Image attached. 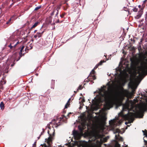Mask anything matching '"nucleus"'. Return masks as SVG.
<instances>
[{
    "label": "nucleus",
    "instance_id": "obj_3",
    "mask_svg": "<svg viewBox=\"0 0 147 147\" xmlns=\"http://www.w3.org/2000/svg\"><path fill=\"white\" fill-rule=\"evenodd\" d=\"M58 121V119L55 120L53 119L52 120L51 122L49 123V124L47 125L49 130H48V133L49 135V137L46 140L47 141L48 144H49L50 142L52 141L53 137L54 136L55 133V129L54 127H57L59 126L60 125V122Z\"/></svg>",
    "mask_w": 147,
    "mask_h": 147
},
{
    "label": "nucleus",
    "instance_id": "obj_53",
    "mask_svg": "<svg viewBox=\"0 0 147 147\" xmlns=\"http://www.w3.org/2000/svg\"><path fill=\"white\" fill-rule=\"evenodd\" d=\"M83 102H84V101H85V99H84V98H83Z\"/></svg>",
    "mask_w": 147,
    "mask_h": 147
},
{
    "label": "nucleus",
    "instance_id": "obj_9",
    "mask_svg": "<svg viewBox=\"0 0 147 147\" xmlns=\"http://www.w3.org/2000/svg\"><path fill=\"white\" fill-rule=\"evenodd\" d=\"M71 113H69L67 115V117H65L64 115H62L61 116V117H60V119L59 120H58V121H59L60 122V123L61 121V120H63V121L65 119H67L68 118H69V117L70 115L71 114Z\"/></svg>",
    "mask_w": 147,
    "mask_h": 147
},
{
    "label": "nucleus",
    "instance_id": "obj_24",
    "mask_svg": "<svg viewBox=\"0 0 147 147\" xmlns=\"http://www.w3.org/2000/svg\"><path fill=\"white\" fill-rule=\"evenodd\" d=\"M61 5V4H60L57 6V7L56 8V10L57 11H59V10L60 9Z\"/></svg>",
    "mask_w": 147,
    "mask_h": 147
},
{
    "label": "nucleus",
    "instance_id": "obj_21",
    "mask_svg": "<svg viewBox=\"0 0 147 147\" xmlns=\"http://www.w3.org/2000/svg\"><path fill=\"white\" fill-rule=\"evenodd\" d=\"M23 50L22 49H20V53H19L20 57H19L18 60L20 59V57H21L22 56V52ZM18 60H17V61H18Z\"/></svg>",
    "mask_w": 147,
    "mask_h": 147
},
{
    "label": "nucleus",
    "instance_id": "obj_15",
    "mask_svg": "<svg viewBox=\"0 0 147 147\" xmlns=\"http://www.w3.org/2000/svg\"><path fill=\"white\" fill-rule=\"evenodd\" d=\"M70 99L69 98L68 100L67 103H66V105H65V109H67L69 106V105H70Z\"/></svg>",
    "mask_w": 147,
    "mask_h": 147
},
{
    "label": "nucleus",
    "instance_id": "obj_22",
    "mask_svg": "<svg viewBox=\"0 0 147 147\" xmlns=\"http://www.w3.org/2000/svg\"><path fill=\"white\" fill-rule=\"evenodd\" d=\"M105 62V61L103 60H101V61L97 64H98V66H99V65H101L102 63H104Z\"/></svg>",
    "mask_w": 147,
    "mask_h": 147
},
{
    "label": "nucleus",
    "instance_id": "obj_46",
    "mask_svg": "<svg viewBox=\"0 0 147 147\" xmlns=\"http://www.w3.org/2000/svg\"><path fill=\"white\" fill-rule=\"evenodd\" d=\"M67 7H64V8H63V9L64 10H67Z\"/></svg>",
    "mask_w": 147,
    "mask_h": 147
},
{
    "label": "nucleus",
    "instance_id": "obj_18",
    "mask_svg": "<svg viewBox=\"0 0 147 147\" xmlns=\"http://www.w3.org/2000/svg\"><path fill=\"white\" fill-rule=\"evenodd\" d=\"M0 107L2 110L4 109V104L3 102H1L0 104Z\"/></svg>",
    "mask_w": 147,
    "mask_h": 147
},
{
    "label": "nucleus",
    "instance_id": "obj_39",
    "mask_svg": "<svg viewBox=\"0 0 147 147\" xmlns=\"http://www.w3.org/2000/svg\"><path fill=\"white\" fill-rule=\"evenodd\" d=\"M11 19H10L8 21H7V22H6V24H9V23L11 21Z\"/></svg>",
    "mask_w": 147,
    "mask_h": 147
},
{
    "label": "nucleus",
    "instance_id": "obj_50",
    "mask_svg": "<svg viewBox=\"0 0 147 147\" xmlns=\"http://www.w3.org/2000/svg\"><path fill=\"white\" fill-rule=\"evenodd\" d=\"M78 91H74V92H75V93H76L77 92H78Z\"/></svg>",
    "mask_w": 147,
    "mask_h": 147
},
{
    "label": "nucleus",
    "instance_id": "obj_5",
    "mask_svg": "<svg viewBox=\"0 0 147 147\" xmlns=\"http://www.w3.org/2000/svg\"><path fill=\"white\" fill-rule=\"evenodd\" d=\"M100 96L98 97V100L102 102L104 101L108 100L110 98V94L106 91H104L103 93L101 92L100 93Z\"/></svg>",
    "mask_w": 147,
    "mask_h": 147
},
{
    "label": "nucleus",
    "instance_id": "obj_51",
    "mask_svg": "<svg viewBox=\"0 0 147 147\" xmlns=\"http://www.w3.org/2000/svg\"><path fill=\"white\" fill-rule=\"evenodd\" d=\"M138 7L139 8H140L141 7V6L140 5H139L138 6Z\"/></svg>",
    "mask_w": 147,
    "mask_h": 147
},
{
    "label": "nucleus",
    "instance_id": "obj_28",
    "mask_svg": "<svg viewBox=\"0 0 147 147\" xmlns=\"http://www.w3.org/2000/svg\"><path fill=\"white\" fill-rule=\"evenodd\" d=\"M132 10L134 12H137L138 11V9L136 8H134L133 9H132Z\"/></svg>",
    "mask_w": 147,
    "mask_h": 147
},
{
    "label": "nucleus",
    "instance_id": "obj_8",
    "mask_svg": "<svg viewBox=\"0 0 147 147\" xmlns=\"http://www.w3.org/2000/svg\"><path fill=\"white\" fill-rule=\"evenodd\" d=\"M145 61L147 62V59H146ZM146 71H147V62H146L145 64L142 65L140 67L139 70L138 72L139 74L141 73H144Z\"/></svg>",
    "mask_w": 147,
    "mask_h": 147
},
{
    "label": "nucleus",
    "instance_id": "obj_44",
    "mask_svg": "<svg viewBox=\"0 0 147 147\" xmlns=\"http://www.w3.org/2000/svg\"><path fill=\"white\" fill-rule=\"evenodd\" d=\"M145 18L146 20V19L147 18V13H146V14Z\"/></svg>",
    "mask_w": 147,
    "mask_h": 147
},
{
    "label": "nucleus",
    "instance_id": "obj_17",
    "mask_svg": "<svg viewBox=\"0 0 147 147\" xmlns=\"http://www.w3.org/2000/svg\"><path fill=\"white\" fill-rule=\"evenodd\" d=\"M138 49L139 51V53L140 55H142V48L141 47L140 45L138 48Z\"/></svg>",
    "mask_w": 147,
    "mask_h": 147
},
{
    "label": "nucleus",
    "instance_id": "obj_40",
    "mask_svg": "<svg viewBox=\"0 0 147 147\" xmlns=\"http://www.w3.org/2000/svg\"><path fill=\"white\" fill-rule=\"evenodd\" d=\"M55 11V10H54L51 13V16H53L54 14V13Z\"/></svg>",
    "mask_w": 147,
    "mask_h": 147
},
{
    "label": "nucleus",
    "instance_id": "obj_63",
    "mask_svg": "<svg viewBox=\"0 0 147 147\" xmlns=\"http://www.w3.org/2000/svg\"><path fill=\"white\" fill-rule=\"evenodd\" d=\"M145 136L147 137V136Z\"/></svg>",
    "mask_w": 147,
    "mask_h": 147
},
{
    "label": "nucleus",
    "instance_id": "obj_6",
    "mask_svg": "<svg viewBox=\"0 0 147 147\" xmlns=\"http://www.w3.org/2000/svg\"><path fill=\"white\" fill-rule=\"evenodd\" d=\"M20 43L19 41H17V40H15L12 41L9 43H7L5 45V46L8 47L9 48L10 50L9 52L11 51L15 50L16 47L17 46L18 44Z\"/></svg>",
    "mask_w": 147,
    "mask_h": 147
},
{
    "label": "nucleus",
    "instance_id": "obj_47",
    "mask_svg": "<svg viewBox=\"0 0 147 147\" xmlns=\"http://www.w3.org/2000/svg\"><path fill=\"white\" fill-rule=\"evenodd\" d=\"M24 46H23L22 47V48H21V49H22L23 50V49H24Z\"/></svg>",
    "mask_w": 147,
    "mask_h": 147
},
{
    "label": "nucleus",
    "instance_id": "obj_58",
    "mask_svg": "<svg viewBox=\"0 0 147 147\" xmlns=\"http://www.w3.org/2000/svg\"><path fill=\"white\" fill-rule=\"evenodd\" d=\"M26 48L25 49V51H26Z\"/></svg>",
    "mask_w": 147,
    "mask_h": 147
},
{
    "label": "nucleus",
    "instance_id": "obj_61",
    "mask_svg": "<svg viewBox=\"0 0 147 147\" xmlns=\"http://www.w3.org/2000/svg\"><path fill=\"white\" fill-rule=\"evenodd\" d=\"M84 134H83V136H84Z\"/></svg>",
    "mask_w": 147,
    "mask_h": 147
},
{
    "label": "nucleus",
    "instance_id": "obj_38",
    "mask_svg": "<svg viewBox=\"0 0 147 147\" xmlns=\"http://www.w3.org/2000/svg\"><path fill=\"white\" fill-rule=\"evenodd\" d=\"M15 61L14 60V61ZM14 62H13V63L11 65V67H13L14 65L15 64V63H14Z\"/></svg>",
    "mask_w": 147,
    "mask_h": 147
},
{
    "label": "nucleus",
    "instance_id": "obj_29",
    "mask_svg": "<svg viewBox=\"0 0 147 147\" xmlns=\"http://www.w3.org/2000/svg\"><path fill=\"white\" fill-rule=\"evenodd\" d=\"M65 14V12L63 13H62V14H61V15H60V16L61 17V18H63Z\"/></svg>",
    "mask_w": 147,
    "mask_h": 147
},
{
    "label": "nucleus",
    "instance_id": "obj_13",
    "mask_svg": "<svg viewBox=\"0 0 147 147\" xmlns=\"http://www.w3.org/2000/svg\"><path fill=\"white\" fill-rule=\"evenodd\" d=\"M111 102L110 101H108L106 102L105 106L108 108V109H109L111 106Z\"/></svg>",
    "mask_w": 147,
    "mask_h": 147
},
{
    "label": "nucleus",
    "instance_id": "obj_56",
    "mask_svg": "<svg viewBox=\"0 0 147 147\" xmlns=\"http://www.w3.org/2000/svg\"><path fill=\"white\" fill-rule=\"evenodd\" d=\"M84 143L83 142V147H84Z\"/></svg>",
    "mask_w": 147,
    "mask_h": 147
},
{
    "label": "nucleus",
    "instance_id": "obj_54",
    "mask_svg": "<svg viewBox=\"0 0 147 147\" xmlns=\"http://www.w3.org/2000/svg\"><path fill=\"white\" fill-rule=\"evenodd\" d=\"M36 31H37L36 30H34V33H35V32H36Z\"/></svg>",
    "mask_w": 147,
    "mask_h": 147
},
{
    "label": "nucleus",
    "instance_id": "obj_36",
    "mask_svg": "<svg viewBox=\"0 0 147 147\" xmlns=\"http://www.w3.org/2000/svg\"><path fill=\"white\" fill-rule=\"evenodd\" d=\"M48 144L49 145V146H47L46 144H44V147H49V146H50V143L49 144Z\"/></svg>",
    "mask_w": 147,
    "mask_h": 147
},
{
    "label": "nucleus",
    "instance_id": "obj_52",
    "mask_svg": "<svg viewBox=\"0 0 147 147\" xmlns=\"http://www.w3.org/2000/svg\"><path fill=\"white\" fill-rule=\"evenodd\" d=\"M79 0V2H80V0ZM80 5H81V4L80 3Z\"/></svg>",
    "mask_w": 147,
    "mask_h": 147
},
{
    "label": "nucleus",
    "instance_id": "obj_4",
    "mask_svg": "<svg viewBox=\"0 0 147 147\" xmlns=\"http://www.w3.org/2000/svg\"><path fill=\"white\" fill-rule=\"evenodd\" d=\"M93 137L94 139L92 141H95L96 140L100 139V140H97L96 143L98 145H101L104 142H107L108 138H102L103 136L97 132H95L93 134Z\"/></svg>",
    "mask_w": 147,
    "mask_h": 147
},
{
    "label": "nucleus",
    "instance_id": "obj_25",
    "mask_svg": "<svg viewBox=\"0 0 147 147\" xmlns=\"http://www.w3.org/2000/svg\"><path fill=\"white\" fill-rule=\"evenodd\" d=\"M143 132L144 134V135L145 136H147V130L146 129H145L144 131L143 130L142 131Z\"/></svg>",
    "mask_w": 147,
    "mask_h": 147
},
{
    "label": "nucleus",
    "instance_id": "obj_32",
    "mask_svg": "<svg viewBox=\"0 0 147 147\" xmlns=\"http://www.w3.org/2000/svg\"><path fill=\"white\" fill-rule=\"evenodd\" d=\"M144 139V144L145 145H147V140H145L144 138H143Z\"/></svg>",
    "mask_w": 147,
    "mask_h": 147
},
{
    "label": "nucleus",
    "instance_id": "obj_37",
    "mask_svg": "<svg viewBox=\"0 0 147 147\" xmlns=\"http://www.w3.org/2000/svg\"><path fill=\"white\" fill-rule=\"evenodd\" d=\"M65 109H65V108L64 109H63V113H66V110H65Z\"/></svg>",
    "mask_w": 147,
    "mask_h": 147
},
{
    "label": "nucleus",
    "instance_id": "obj_1",
    "mask_svg": "<svg viewBox=\"0 0 147 147\" xmlns=\"http://www.w3.org/2000/svg\"><path fill=\"white\" fill-rule=\"evenodd\" d=\"M80 101L79 102L80 104V107L79 110L78 111V113L80 116L78 117L77 122L78 125V128L80 132L74 130L73 131V134L74 138L76 140H80L83 136V113L82 112L81 110L83 107V98H80L79 99Z\"/></svg>",
    "mask_w": 147,
    "mask_h": 147
},
{
    "label": "nucleus",
    "instance_id": "obj_2",
    "mask_svg": "<svg viewBox=\"0 0 147 147\" xmlns=\"http://www.w3.org/2000/svg\"><path fill=\"white\" fill-rule=\"evenodd\" d=\"M147 111V105L142 109H140L135 113L132 112H128L127 114L124 115V118L126 120L128 121L129 123H133L134 120V117L136 118H142L144 115V112Z\"/></svg>",
    "mask_w": 147,
    "mask_h": 147
},
{
    "label": "nucleus",
    "instance_id": "obj_10",
    "mask_svg": "<svg viewBox=\"0 0 147 147\" xmlns=\"http://www.w3.org/2000/svg\"><path fill=\"white\" fill-rule=\"evenodd\" d=\"M129 104L128 102H126L123 105V111H125L129 109Z\"/></svg>",
    "mask_w": 147,
    "mask_h": 147
},
{
    "label": "nucleus",
    "instance_id": "obj_11",
    "mask_svg": "<svg viewBox=\"0 0 147 147\" xmlns=\"http://www.w3.org/2000/svg\"><path fill=\"white\" fill-rule=\"evenodd\" d=\"M40 24L39 22H35L34 24L30 28H29V30L30 31L32 30L33 28L36 27L38 25Z\"/></svg>",
    "mask_w": 147,
    "mask_h": 147
},
{
    "label": "nucleus",
    "instance_id": "obj_27",
    "mask_svg": "<svg viewBox=\"0 0 147 147\" xmlns=\"http://www.w3.org/2000/svg\"><path fill=\"white\" fill-rule=\"evenodd\" d=\"M82 85H80L78 88L77 91H79V90H81L82 89Z\"/></svg>",
    "mask_w": 147,
    "mask_h": 147
},
{
    "label": "nucleus",
    "instance_id": "obj_20",
    "mask_svg": "<svg viewBox=\"0 0 147 147\" xmlns=\"http://www.w3.org/2000/svg\"><path fill=\"white\" fill-rule=\"evenodd\" d=\"M115 147H120V145L118 142L116 141H115Z\"/></svg>",
    "mask_w": 147,
    "mask_h": 147
},
{
    "label": "nucleus",
    "instance_id": "obj_34",
    "mask_svg": "<svg viewBox=\"0 0 147 147\" xmlns=\"http://www.w3.org/2000/svg\"><path fill=\"white\" fill-rule=\"evenodd\" d=\"M120 132V130L118 129H116V131H115V132L116 133H119Z\"/></svg>",
    "mask_w": 147,
    "mask_h": 147
},
{
    "label": "nucleus",
    "instance_id": "obj_55",
    "mask_svg": "<svg viewBox=\"0 0 147 147\" xmlns=\"http://www.w3.org/2000/svg\"><path fill=\"white\" fill-rule=\"evenodd\" d=\"M40 136L38 138V139H39V138H40Z\"/></svg>",
    "mask_w": 147,
    "mask_h": 147
},
{
    "label": "nucleus",
    "instance_id": "obj_60",
    "mask_svg": "<svg viewBox=\"0 0 147 147\" xmlns=\"http://www.w3.org/2000/svg\"><path fill=\"white\" fill-rule=\"evenodd\" d=\"M30 33V32H28L29 34Z\"/></svg>",
    "mask_w": 147,
    "mask_h": 147
},
{
    "label": "nucleus",
    "instance_id": "obj_35",
    "mask_svg": "<svg viewBox=\"0 0 147 147\" xmlns=\"http://www.w3.org/2000/svg\"><path fill=\"white\" fill-rule=\"evenodd\" d=\"M98 66V64H97L96 66L94 67V69L93 70H94V71L95 69H96L98 66Z\"/></svg>",
    "mask_w": 147,
    "mask_h": 147
},
{
    "label": "nucleus",
    "instance_id": "obj_43",
    "mask_svg": "<svg viewBox=\"0 0 147 147\" xmlns=\"http://www.w3.org/2000/svg\"><path fill=\"white\" fill-rule=\"evenodd\" d=\"M102 119H103L105 121V120H106V119H107V118H106V117H102Z\"/></svg>",
    "mask_w": 147,
    "mask_h": 147
},
{
    "label": "nucleus",
    "instance_id": "obj_16",
    "mask_svg": "<svg viewBox=\"0 0 147 147\" xmlns=\"http://www.w3.org/2000/svg\"><path fill=\"white\" fill-rule=\"evenodd\" d=\"M41 36V34H40V32H37L36 34L34 35V37L36 38L37 37L40 38Z\"/></svg>",
    "mask_w": 147,
    "mask_h": 147
},
{
    "label": "nucleus",
    "instance_id": "obj_19",
    "mask_svg": "<svg viewBox=\"0 0 147 147\" xmlns=\"http://www.w3.org/2000/svg\"><path fill=\"white\" fill-rule=\"evenodd\" d=\"M142 13L138 12V15L135 17V18L136 19H139L141 16Z\"/></svg>",
    "mask_w": 147,
    "mask_h": 147
},
{
    "label": "nucleus",
    "instance_id": "obj_30",
    "mask_svg": "<svg viewBox=\"0 0 147 147\" xmlns=\"http://www.w3.org/2000/svg\"><path fill=\"white\" fill-rule=\"evenodd\" d=\"M8 67H6L5 69V72L6 73H7L8 72V71L7 70L8 69Z\"/></svg>",
    "mask_w": 147,
    "mask_h": 147
},
{
    "label": "nucleus",
    "instance_id": "obj_62",
    "mask_svg": "<svg viewBox=\"0 0 147 147\" xmlns=\"http://www.w3.org/2000/svg\"><path fill=\"white\" fill-rule=\"evenodd\" d=\"M33 147H36L35 146H33Z\"/></svg>",
    "mask_w": 147,
    "mask_h": 147
},
{
    "label": "nucleus",
    "instance_id": "obj_48",
    "mask_svg": "<svg viewBox=\"0 0 147 147\" xmlns=\"http://www.w3.org/2000/svg\"><path fill=\"white\" fill-rule=\"evenodd\" d=\"M24 46H23L22 47V48H21V49H22L23 50V49H24Z\"/></svg>",
    "mask_w": 147,
    "mask_h": 147
},
{
    "label": "nucleus",
    "instance_id": "obj_33",
    "mask_svg": "<svg viewBox=\"0 0 147 147\" xmlns=\"http://www.w3.org/2000/svg\"><path fill=\"white\" fill-rule=\"evenodd\" d=\"M63 22L62 21H59V19H58L57 22H56V23H61Z\"/></svg>",
    "mask_w": 147,
    "mask_h": 147
},
{
    "label": "nucleus",
    "instance_id": "obj_7",
    "mask_svg": "<svg viewBox=\"0 0 147 147\" xmlns=\"http://www.w3.org/2000/svg\"><path fill=\"white\" fill-rule=\"evenodd\" d=\"M95 71L94 70H92L88 77L87 79L85 80L84 82H88V81H90L91 82L94 83V82L92 80H95L96 79V77L95 75Z\"/></svg>",
    "mask_w": 147,
    "mask_h": 147
},
{
    "label": "nucleus",
    "instance_id": "obj_57",
    "mask_svg": "<svg viewBox=\"0 0 147 147\" xmlns=\"http://www.w3.org/2000/svg\"><path fill=\"white\" fill-rule=\"evenodd\" d=\"M125 147H127V146H125Z\"/></svg>",
    "mask_w": 147,
    "mask_h": 147
},
{
    "label": "nucleus",
    "instance_id": "obj_14",
    "mask_svg": "<svg viewBox=\"0 0 147 147\" xmlns=\"http://www.w3.org/2000/svg\"><path fill=\"white\" fill-rule=\"evenodd\" d=\"M142 96H144L145 97L146 102L147 103V105H147V91H145V92H143V93L142 94Z\"/></svg>",
    "mask_w": 147,
    "mask_h": 147
},
{
    "label": "nucleus",
    "instance_id": "obj_49",
    "mask_svg": "<svg viewBox=\"0 0 147 147\" xmlns=\"http://www.w3.org/2000/svg\"><path fill=\"white\" fill-rule=\"evenodd\" d=\"M81 142H82V143H83V141H81ZM81 146H82L81 147H83V143L81 144Z\"/></svg>",
    "mask_w": 147,
    "mask_h": 147
},
{
    "label": "nucleus",
    "instance_id": "obj_59",
    "mask_svg": "<svg viewBox=\"0 0 147 147\" xmlns=\"http://www.w3.org/2000/svg\"><path fill=\"white\" fill-rule=\"evenodd\" d=\"M146 58V57H144V58L145 59V58Z\"/></svg>",
    "mask_w": 147,
    "mask_h": 147
},
{
    "label": "nucleus",
    "instance_id": "obj_23",
    "mask_svg": "<svg viewBox=\"0 0 147 147\" xmlns=\"http://www.w3.org/2000/svg\"><path fill=\"white\" fill-rule=\"evenodd\" d=\"M83 130H84V127H85V119H84V117L85 116V114L83 112Z\"/></svg>",
    "mask_w": 147,
    "mask_h": 147
},
{
    "label": "nucleus",
    "instance_id": "obj_31",
    "mask_svg": "<svg viewBox=\"0 0 147 147\" xmlns=\"http://www.w3.org/2000/svg\"><path fill=\"white\" fill-rule=\"evenodd\" d=\"M67 1H65V2L63 3V4H66V7H67V8H68V7H69V5H68V3H66V2H67Z\"/></svg>",
    "mask_w": 147,
    "mask_h": 147
},
{
    "label": "nucleus",
    "instance_id": "obj_26",
    "mask_svg": "<svg viewBox=\"0 0 147 147\" xmlns=\"http://www.w3.org/2000/svg\"><path fill=\"white\" fill-rule=\"evenodd\" d=\"M41 6H38L35 8L34 10V11H37V10H38V9H39L40 8H41Z\"/></svg>",
    "mask_w": 147,
    "mask_h": 147
},
{
    "label": "nucleus",
    "instance_id": "obj_41",
    "mask_svg": "<svg viewBox=\"0 0 147 147\" xmlns=\"http://www.w3.org/2000/svg\"><path fill=\"white\" fill-rule=\"evenodd\" d=\"M58 13H59V11H57V13H56V14L55 15V17H56L58 14Z\"/></svg>",
    "mask_w": 147,
    "mask_h": 147
},
{
    "label": "nucleus",
    "instance_id": "obj_12",
    "mask_svg": "<svg viewBox=\"0 0 147 147\" xmlns=\"http://www.w3.org/2000/svg\"><path fill=\"white\" fill-rule=\"evenodd\" d=\"M115 138L116 140L119 141H123V138L120 136L119 134L118 135V136H117V135H115Z\"/></svg>",
    "mask_w": 147,
    "mask_h": 147
},
{
    "label": "nucleus",
    "instance_id": "obj_42",
    "mask_svg": "<svg viewBox=\"0 0 147 147\" xmlns=\"http://www.w3.org/2000/svg\"><path fill=\"white\" fill-rule=\"evenodd\" d=\"M43 131H42V132L41 133V134L40 135V136H41V135H42L43 134V133H44V129H43Z\"/></svg>",
    "mask_w": 147,
    "mask_h": 147
},
{
    "label": "nucleus",
    "instance_id": "obj_45",
    "mask_svg": "<svg viewBox=\"0 0 147 147\" xmlns=\"http://www.w3.org/2000/svg\"><path fill=\"white\" fill-rule=\"evenodd\" d=\"M44 32V31H43L42 32L40 33V34H41V36H42V35L43 34Z\"/></svg>",
    "mask_w": 147,
    "mask_h": 147
}]
</instances>
